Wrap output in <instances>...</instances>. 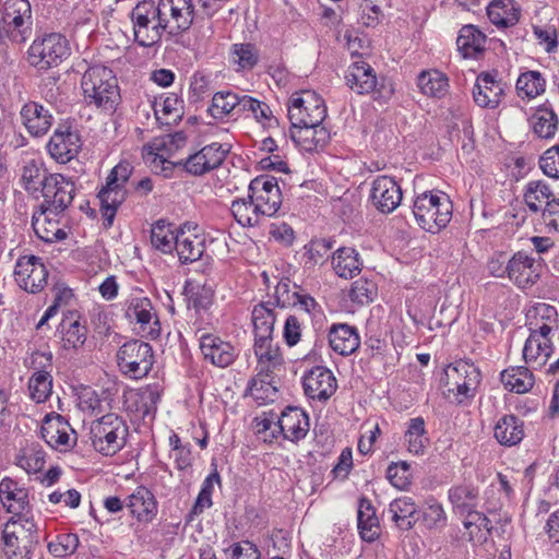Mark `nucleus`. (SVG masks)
<instances>
[{
	"instance_id": "nucleus-1",
	"label": "nucleus",
	"mask_w": 559,
	"mask_h": 559,
	"mask_svg": "<svg viewBox=\"0 0 559 559\" xmlns=\"http://www.w3.org/2000/svg\"><path fill=\"white\" fill-rule=\"evenodd\" d=\"M84 100L104 111H115L120 100L118 82L112 71L105 66L90 67L81 80Z\"/></svg>"
},
{
	"instance_id": "nucleus-2",
	"label": "nucleus",
	"mask_w": 559,
	"mask_h": 559,
	"mask_svg": "<svg viewBox=\"0 0 559 559\" xmlns=\"http://www.w3.org/2000/svg\"><path fill=\"white\" fill-rule=\"evenodd\" d=\"M133 173V166L128 160L118 163L106 177V183L97 193L99 210L105 227H111L120 205L126 201L129 191L126 185Z\"/></svg>"
},
{
	"instance_id": "nucleus-3",
	"label": "nucleus",
	"mask_w": 559,
	"mask_h": 559,
	"mask_svg": "<svg viewBox=\"0 0 559 559\" xmlns=\"http://www.w3.org/2000/svg\"><path fill=\"white\" fill-rule=\"evenodd\" d=\"M453 204L440 191H426L414 201L413 214L417 224L426 231L437 234L451 221Z\"/></svg>"
},
{
	"instance_id": "nucleus-4",
	"label": "nucleus",
	"mask_w": 559,
	"mask_h": 559,
	"mask_svg": "<svg viewBox=\"0 0 559 559\" xmlns=\"http://www.w3.org/2000/svg\"><path fill=\"white\" fill-rule=\"evenodd\" d=\"M2 540L9 559H31L39 543L38 526L32 518L12 516L4 525Z\"/></svg>"
},
{
	"instance_id": "nucleus-5",
	"label": "nucleus",
	"mask_w": 559,
	"mask_h": 559,
	"mask_svg": "<svg viewBox=\"0 0 559 559\" xmlns=\"http://www.w3.org/2000/svg\"><path fill=\"white\" fill-rule=\"evenodd\" d=\"M26 53L31 67L38 71H48L68 59L71 55V48L64 35L48 33L36 37Z\"/></svg>"
},
{
	"instance_id": "nucleus-6",
	"label": "nucleus",
	"mask_w": 559,
	"mask_h": 559,
	"mask_svg": "<svg viewBox=\"0 0 559 559\" xmlns=\"http://www.w3.org/2000/svg\"><path fill=\"white\" fill-rule=\"evenodd\" d=\"M127 436L128 426L117 414L108 413L91 424V443L103 455L112 456L118 453L124 447Z\"/></svg>"
},
{
	"instance_id": "nucleus-7",
	"label": "nucleus",
	"mask_w": 559,
	"mask_h": 559,
	"mask_svg": "<svg viewBox=\"0 0 559 559\" xmlns=\"http://www.w3.org/2000/svg\"><path fill=\"white\" fill-rule=\"evenodd\" d=\"M346 85L359 95L373 93L374 99L386 102L394 94V87L386 78H377L373 68L358 59L352 62L345 74Z\"/></svg>"
},
{
	"instance_id": "nucleus-8",
	"label": "nucleus",
	"mask_w": 559,
	"mask_h": 559,
	"mask_svg": "<svg viewBox=\"0 0 559 559\" xmlns=\"http://www.w3.org/2000/svg\"><path fill=\"white\" fill-rule=\"evenodd\" d=\"M155 2L144 0L130 12L134 41L141 47H153L160 44L165 31L156 14Z\"/></svg>"
},
{
	"instance_id": "nucleus-9",
	"label": "nucleus",
	"mask_w": 559,
	"mask_h": 559,
	"mask_svg": "<svg viewBox=\"0 0 559 559\" xmlns=\"http://www.w3.org/2000/svg\"><path fill=\"white\" fill-rule=\"evenodd\" d=\"M155 8L167 40L177 43V38L189 31L193 24L194 4L192 0H158Z\"/></svg>"
},
{
	"instance_id": "nucleus-10",
	"label": "nucleus",
	"mask_w": 559,
	"mask_h": 559,
	"mask_svg": "<svg viewBox=\"0 0 559 559\" xmlns=\"http://www.w3.org/2000/svg\"><path fill=\"white\" fill-rule=\"evenodd\" d=\"M119 370L131 379H142L148 374L154 365L152 346L140 340L126 342L117 353Z\"/></svg>"
},
{
	"instance_id": "nucleus-11",
	"label": "nucleus",
	"mask_w": 559,
	"mask_h": 559,
	"mask_svg": "<svg viewBox=\"0 0 559 559\" xmlns=\"http://www.w3.org/2000/svg\"><path fill=\"white\" fill-rule=\"evenodd\" d=\"M40 190L39 197L43 198V202L38 209H41V214L59 216L72 204L76 189L71 178L53 173L48 176V181Z\"/></svg>"
},
{
	"instance_id": "nucleus-12",
	"label": "nucleus",
	"mask_w": 559,
	"mask_h": 559,
	"mask_svg": "<svg viewBox=\"0 0 559 559\" xmlns=\"http://www.w3.org/2000/svg\"><path fill=\"white\" fill-rule=\"evenodd\" d=\"M47 152L57 163L67 164L74 159L81 148L82 139L74 119H61L53 130L47 145Z\"/></svg>"
},
{
	"instance_id": "nucleus-13",
	"label": "nucleus",
	"mask_w": 559,
	"mask_h": 559,
	"mask_svg": "<svg viewBox=\"0 0 559 559\" xmlns=\"http://www.w3.org/2000/svg\"><path fill=\"white\" fill-rule=\"evenodd\" d=\"M326 117V106L323 98L313 91L294 94L288 104L290 124L322 123Z\"/></svg>"
},
{
	"instance_id": "nucleus-14",
	"label": "nucleus",
	"mask_w": 559,
	"mask_h": 559,
	"mask_svg": "<svg viewBox=\"0 0 559 559\" xmlns=\"http://www.w3.org/2000/svg\"><path fill=\"white\" fill-rule=\"evenodd\" d=\"M301 383L304 393L311 404H325L337 389L335 376L323 366H316L306 371Z\"/></svg>"
},
{
	"instance_id": "nucleus-15",
	"label": "nucleus",
	"mask_w": 559,
	"mask_h": 559,
	"mask_svg": "<svg viewBox=\"0 0 559 559\" xmlns=\"http://www.w3.org/2000/svg\"><path fill=\"white\" fill-rule=\"evenodd\" d=\"M49 272L41 259L36 255L20 257L14 267V278L25 292L37 294L47 285Z\"/></svg>"
},
{
	"instance_id": "nucleus-16",
	"label": "nucleus",
	"mask_w": 559,
	"mask_h": 559,
	"mask_svg": "<svg viewBox=\"0 0 559 559\" xmlns=\"http://www.w3.org/2000/svg\"><path fill=\"white\" fill-rule=\"evenodd\" d=\"M229 151L230 145L213 142L190 154L186 159H181L179 164L188 174L202 176L221 167Z\"/></svg>"
},
{
	"instance_id": "nucleus-17",
	"label": "nucleus",
	"mask_w": 559,
	"mask_h": 559,
	"mask_svg": "<svg viewBox=\"0 0 559 559\" xmlns=\"http://www.w3.org/2000/svg\"><path fill=\"white\" fill-rule=\"evenodd\" d=\"M20 122L29 136L41 139L48 134L55 123V117L43 103L27 99L19 111Z\"/></svg>"
},
{
	"instance_id": "nucleus-18",
	"label": "nucleus",
	"mask_w": 559,
	"mask_h": 559,
	"mask_svg": "<svg viewBox=\"0 0 559 559\" xmlns=\"http://www.w3.org/2000/svg\"><path fill=\"white\" fill-rule=\"evenodd\" d=\"M509 280L519 289L532 288L540 278L542 264L525 251L521 250L512 254L509 261Z\"/></svg>"
},
{
	"instance_id": "nucleus-19",
	"label": "nucleus",
	"mask_w": 559,
	"mask_h": 559,
	"mask_svg": "<svg viewBox=\"0 0 559 559\" xmlns=\"http://www.w3.org/2000/svg\"><path fill=\"white\" fill-rule=\"evenodd\" d=\"M369 200L377 211L390 214L401 204L402 189L394 178L378 176L372 181Z\"/></svg>"
},
{
	"instance_id": "nucleus-20",
	"label": "nucleus",
	"mask_w": 559,
	"mask_h": 559,
	"mask_svg": "<svg viewBox=\"0 0 559 559\" xmlns=\"http://www.w3.org/2000/svg\"><path fill=\"white\" fill-rule=\"evenodd\" d=\"M277 433H282L284 439L292 442H299L305 439L309 432V415L300 407L287 406L276 423ZM272 438H276V431L271 432Z\"/></svg>"
},
{
	"instance_id": "nucleus-21",
	"label": "nucleus",
	"mask_w": 559,
	"mask_h": 559,
	"mask_svg": "<svg viewBox=\"0 0 559 559\" xmlns=\"http://www.w3.org/2000/svg\"><path fill=\"white\" fill-rule=\"evenodd\" d=\"M199 345L203 358L212 365L226 368L237 358L238 352L230 342L224 341L216 334L201 333Z\"/></svg>"
},
{
	"instance_id": "nucleus-22",
	"label": "nucleus",
	"mask_w": 559,
	"mask_h": 559,
	"mask_svg": "<svg viewBox=\"0 0 559 559\" xmlns=\"http://www.w3.org/2000/svg\"><path fill=\"white\" fill-rule=\"evenodd\" d=\"M498 71L480 72L473 88L474 102L481 108H496L504 95L506 84L497 79Z\"/></svg>"
},
{
	"instance_id": "nucleus-23",
	"label": "nucleus",
	"mask_w": 559,
	"mask_h": 559,
	"mask_svg": "<svg viewBox=\"0 0 559 559\" xmlns=\"http://www.w3.org/2000/svg\"><path fill=\"white\" fill-rule=\"evenodd\" d=\"M126 317L130 321L140 324L141 330L147 336L156 338L159 336L160 325L157 314L154 312L153 305L147 297H133L128 300Z\"/></svg>"
},
{
	"instance_id": "nucleus-24",
	"label": "nucleus",
	"mask_w": 559,
	"mask_h": 559,
	"mask_svg": "<svg viewBox=\"0 0 559 559\" xmlns=\"http://www.w3.org/2000/svg\"><path fill=\"white\" fill-rule=\"evenodd\" d=\"M289 138L301 151L318 152L324 148L330 134L322 123L290 124Z\"/></svg>"
},
{
	"instance_id": "nucleus-25",
	"label": "nucleus",
	"mask_w": 559,
	"mask_h": 559,
	"mask_svg": "<svg viewBox=\"0 0 559 559\" xmlns=\"http://www.w3.org/2000/svg\"><path fill=\"white\" fill-rule=\"evenodd\" d=\"M253 341L257 371H259L260 377H270L284 365L282 349L274 337Z\"/></svg>"
},
{
	"instance_id": "nucleus-26",
	"label": "nucleus",
	"mask_w": 559,
	"mask_h": 559,
	"mask_svg": "<svg viewBox=\"0 0 559 559\" xmlns=\"http://www.w3.org/2000/svg\"><path fill=\"white\" fill-rule=\"evenodd\" d=\"M0 501L15 519L24 516L23 513L29 510L28 490L11 477L0 481Z\"/></svg>"
},
{
	"instance_id": "nucleus-27",
	"label": "nucleus",
	"mask_w": 559,
	"mask_h": 559,
	"mask_svg": "<svg viewBox=\"0 0 559 559\" xmlns=\"http://www.w3.org/2000/svg\"><path fill=\"white\" fill-rule=\"evenodd\" d=\"M131 515L138 522L148 524L154 521L158 512V503L153 492L145 486H139L128 496L126 503Z\"/></svg>"
},
{
	"instance_id": "nucleus-28",
	"label": "nucleus",
	"mask_w": 559,
	"mask_h": 559,
	"mask_svg": "<svg viewBox=\"0 0 559 559\" xmlns=\"http://www.w3.org/2000/svg\"><path fill=\"white\" fill-rule=\"evenodd\" d=\"M74 432L69 423L61 415L49 417L47 415L40 428V436L52 449H69L74 445Z\"/></svg>"
},
{
	"instance_id": "nucleus-29",
	"label": "nucleus",
	"mask_w": 559,
	"mask_h": 559,
	"mask_svg": "<svg viewBox=\"0 0 559 559\" xmlns=\"http://www.w3.org/2000/svg\"><path fill=\"white\" fill-rule=\"evenodd\" d=\"M59 330L61 333L62 347L67 350H78L87 338V326L82 322L81 314L75 311H68L63 314Z\"/></svg>"
},
{
	"instance_id": "nucleus-30",
	"label": "nucleus",
	"mask_w": 559,
	"mask_h": 559,
	"mask_svg": "<svg viewBox=\"0 0 559 559\" xmlns=\"http://www.w3.org/2000/svg\"><path fill=\"white\" fill-rule=\"evenodd\" d=\"M524 437V420L514 414L502 415L493 426V438L502 447H515L522 442Z\"/></svg>"
},
{
	"instance_id": "nucleus-31",
	"label": "nucleus",
	"mask_w": 559,
	"mask_h": 559,
	"mask_svg": "<svg viewBox=\"0 0 559 559\" xmlns=\"http://www.w3.org/2000/svg\"><path fill=\"white\" fill-rule=\"evenodd\" d=\"M330 347L341 356L354 354L360 345L358 330L347 323H334L328 333Z\"/></svg>"
},
{
	"instance_id": "nucleus-32",
	"label": "nucleus",
	"mask_w": 559,
	"mask_h": 559,
	"mask_svg": "<svg viewBox=\"0 0 559 559\" xmlns=\"http://www.w3.org/2000/svg\"><path fill=\"white\" fill-rule=\"evenodd\" d=\"M249 198L269 205L276 212L282 204V193L277 179L273 176L261 175L252 179L248 187Z\"/></svg>"
},
{
	"instance_id": "nucleus-33",
	"label": "nucleus",
	"mask_w": 559,
	"mask_h": 559,
	"mask_svg": "<svg viewBox=\"0 0 559 559\" xmlns=\"http://www.w3.org/2000/svg\"><path fill=\"white\" fill-rule=\"evenodd\" d=\"M487 36L475 25L461 27L456 38L457 50L465 59H479L485 52Z\"/></svg>"
},
{
	"instance_id": "nucleus-34",
	"label": "nucleus",
	"mask_w": 559,
	"mask_h": 559,
	"mask_svg": "<svg viewBox=\"0 0 559 559\" xmlns=\"http://www.w3.org/2000/svg\"><path fill=\"white\" fill-rule=\"evenodd\" d=\"M448 498L453 511L461 515L476 512L479 503V488L472 483H462L452 486Z\"/></svg>"
},
{
	"instance_id": "nucleus-35",
	"label": "nucleus",
	"mask_w": 559,
	"mask_h": 559,
	"mask_svg": "<svg viewBox=\"0 0 559 559\" xmlns=\"http://www.w3.org/2000/svg\"><path fill=\"white\" fill-rule=\"evenodd\" d=\"M276 312L272 301H261L251 310L253 340L274 337Z\"/></svg>"
},
{
	"instance_id": "nucleus-36",
	"label": "nucleus",
	"mask_w": 559,
	"mask_h": 559,
	"mask_svg": "<svg viewBox=\"0 0 559 559\" xmlns=\"http://www.w3.org/2000/svg\"><path fill=\"white\" fill-rule=\"evenodd\" d=\"M40 159H29L24 163L21 168L20 183L22 188L35 199L39 198L40 188L48 181V176H51Z\"/></svg>"
},
{
	"instance_id": "nucleus-37",
	"label": "nucleus",
	"mask_w": 559,
	"mask_h": 559,
	"mask_svg": "<svg viewBox=\"0 0 559 559\" xmlns=\"http://www.w3.org/2000/svg\"><path fill=\"white\" fill-rule=\"evenodd\" d=\"M57 217L50 213L41 214V209L35 210L32 215L34 233L46 243L61 241L68 237L67 231L59 226L60 223Z\"/></svg>"
},
{
	"instance_id": "nucleus-38",
	"label": "nucleus",
	"mask_w": 559,
	"mask_h": 559,
	"mask_svg": "<svg viewBox=\"0 0 559 559\" xmlns=\"http://www.w3.org/2000/svg\"><path fill=\"white\" fill-rule=\"evenodd\" d=\"M180 231L181 229L164 218L156 221L151 226L152 247L164 254L173 253Z\"/></svg>"
},
{
	"instance_id": "nucleus-39",
	"label": "nucleus",
	"mask_w": 559,
	"mask_h": 559,
	"mask_svg": "<svg viewBox=\"0 0 559 559\" xmlns=\"http://www.w3.org/2000/svg\"><path fill=\"white\" fill-rule=\"evenodd\" d=\"M489 21L499 28L515 25L521 10L514 0H491L486 7Z\"/></svg>"
},
{
	"instance_id": "nucleus-40",
	"label": "nucleus",
	"mask_w": 559,
	"mask_h": 559,
	"mask_svg": "<svg viewBox=\"0 0 559 559\" xmlns=\"http://www.w3.org/2000/svg\"><path fill=\"white\" fill-rule=\"evenodd\" d=\"M245 112H251L252 117L263 128H277L280 126L278 119L273 115L270 106L252 96L242 94L238 104L237 118Z\"/></svg>"
},
{
	"instance_id": "nucleus-41",
	"label": "nucleus",
	"mask_w": 559,
	"mask_h": 559,
	"mask_svg": "<svg viewBox=\"0 0 559 559\" xmlns=\"http://www.w3.org/2000/svg\"><path fill=\"white\" fill-rule=\"evenodd\" d=\"M332 266L337 276L353 278L360 273L362 261L355 248L341 247L332 254Z\"/></svg>"
},
{
	"instance_id": "nucleus-42",
	"label": "nucleus",
	"mask_w": 559,
	"mask_h": 559,
	"mask_svg": "<svg viewBox=\"0 0 559 559\" xmlns=\"http://www.w3.org/2000/svg\"><path fill=\"white\" fill-rule=\"evenodd\" d=\"M187 140L183 131H177L153 139L144 145L143 151L147 159L150 156H163V153L171 156L187 144Z\"/></svg>"
},
{
	"instance_id": "nucleus-43",
	"label": "nucleus",
	"mask_w": 559,
	"mask_h": 559,
	"mask_svg": "<svg viewBox=\"0 0 559 559\" xmlns=\"http://www.w3.org/2000/svg\"><path fill=\"white\" fill-rule=\"evenodd\" d=\"M392 521L402 531H409L417 521V507L411 497H400L392 500L388 509Z\"/></svg>"
},
{
	"instance_id": "nucleus-44",
	"label": "nucleus",
	"mask_w": 559,
	"mask_h": 559,
	"mask_svg": "<svg viewBox=\"0 0 559 559\" xmlns=\"http://www.w3.org/2000/svg\"><path fill=\"white\" fill-rule=\"evenodd\" d=\"M558 117L549 103L539 106L530 118L534 134L539 139H552L558 130Z\"/></svg>"
},
{
	"instance_id": "nucleus-45",
	"label": "nucleus",
	"mask_w": 559,
	"mask_h": 559,
	"mask_svg": "<svg viewBox=\"0 0 559 559\" xmlns=\"http://www.w3.org/2000/svg\"><path fill=\"white\" fill-rule=\"evenodd\" d=\"M358 530L361 538L368 543L380 536L379 520L371 501L365 497L359 499L357 514Z\"/></svg>"
},
{
	"instance_id": "nucleus-46",
	"label": "nucleus",
	"mask_w": 559,
	"mask_h": 559,
	"mask_svg": "<svg viewBox=\"0 0 559 559\" xmlns=\"http://www.w3.org/2000/svg\"><path fill=\"white\" fill-rule=\"evenodd\" d=\"M500 380L508 391L518 394L528 392L534 385V376L532 371L524 366L504 369L500 373Z\"/></svg>"
},
{
	"instance_id": "nucleus-47",
	"label": "nucleus",
	"mask_w": 559,
	"mask_h": 559,
	"mask_svg": "<svg viewBox=\"0 0 559 559\" xmlns=\"http://www.w3.org/2000/svg\"><path fill=\"white\" fill-rule=\"evenodd\" d=\"M185 293L188 297L189 308L193 309L197 314L201 316L202 312L206 313L214 304L215 290L209 284L197 285L188 288L185 286ZM203 319H197L194 324H202Z\"/></svg>"
},
{
	"instance_id": "nucleus-48",
	"label": "nucleus",
	"mask_w": 559,
	"mask_h": 559,
	"mask_svg": "<svg viewBox=\"0 0 559 559\" xmlns=\"http://www.w3.org/2000/svg\"><path fill=\"white\" fill-rule=\"evenodd\" d=\"M179 262L181 264H190L202 259L205 251L204 241L197 235H186L181 229L176 242Z\"/></svg>"
},
{
	"instance_id": "nucleus-49",
	"label": "nucleus",
	"mask_w": 559,
	"mask_h": 559,
	"mask_svg": "<svg viewBox=\"0 0 559 559\" xmlns=\"http://www.w3.org/2000/svg\"><path fill=\"white\" fill-rule=\"evenodd\" d=\"M417 85L423 94L441 98L448 93L449 79L436 69L421 71L417 78Z\"/></svg>"
},
{
	"instance_id": "nucleus-50",
	"label": "nucleus",
	"mask_w": 559,
	"mask_h": 559,
	"mask_svg": "<svg viewBox=\"0 0 559 559\" xmlns=\"http://www.w3.org/2000/svg\"><path fill=\"white\" fill-rule=\"evenodd\" d=\"M474 379H481L479 368L469 359H459L443 369L440 382L464 383Z\"/></svg>"
},
{
	"instance_id": "nucleus-51",
	"label": "nucleus",
	"mask_w": 559,
	"mask_h": 559,
	"mask_svg": "<svg viewBox=\"0 0 559 559\" xmlns=\"http://www.w3.org/2000/svg\"><path fill=\"white\" fill-rule=\"evenodd\" d=\"M481 379L464 383L441 382L444 397L456 405H468L475 397Z\"/></svg>"
},
{
	"instance_id": "nucleus-52",
	"label": "nucleus",
	"mask_w": 559,
	"mask_h": 559,
	"mask_svg": "<svg viewBox=\"0 0 559 559\" xmlns=\"http://www.w3.org/2000/svg\"><path fill=\"white\" fill-rule=\"evenodd\" d=\"M550 338L528 336L523 348V358L534 367H543L552 354Z\"/></svg>"
},
{
	"instance_id": "nucleus-53",
	"label": "nucleus",
	"mask_w": 559,
	"mask_h": 559,
	"mask_svg": "<svg viewBox=\"0 0 559 559\" xmlns=\"http://www.w3.org/2000/svg\"><path fill=\"white\" fill-rule=\"evenodd\" d=\"M239 100L240 94L231 91H221L213 95L212 104L207 110L215 119L222 120L226 117L237 118Z\"/></svg>"
},
{
	"instance_id": "nucleus-54",
	"label": "nucleus",
	"mask_w": 559,
	"mask_h": 559,
	"mask_svg": "<svg viewBox=\"0 0 559 559\" xmlns=\"http://www.w3.org/2000/svg\"><path fill=\"white\" fill-rule=\"evenodd\" d=\"M46 453L38 442L26 443L15 456V464L27 473H37L45 466Z\"/></svg>"
},
{
	"instance_id": "nucleus-55",
	"label": "nucleus",
	"mask_w": 559,
	"mask_h": 559,
	"mask_svg": "<svg viewBox=\"0 0 559 559\" xmlns=\"http://www.w3.org/2000/svg\"><path fill=\"white\" fill-rule=\"evenodd\" d=\"M468 540L474 544H483L488 539L491 533V521L483 512H472L465 514L463 522Z\"/></svg>"
},
{
	"instance_id": "nucleus-56",
	"label": "nucleus",
	"mask_w": 559,
	"mask_h": 559,
	"mask_svg": "<svg viewBox=\"0 0 559 559\" xmlns=\"http://www.w3.org/2000/svg\"><path fill=\"white\" fill-rule=\"evenodd\" d=\"M407 442V449L411 453L419 455L424 454L429 444V438L425 428V420L423 417L411 418L407 424V429L404 435Z\"/></svg>"
},
{
	"instance_id": "nucleus-57",
	"label": "nucleus",
	"mask_w": 559,
	"mask_h": 559,
	"mask_svg": "<svg viewBox=\"0 0 559 559\" xmlns=\"http://www.w3.org/2000/svg\"><path fill=\"white\" fill-rule=\"evenodd\" d=\"M270 377H260L259 372L248 382L245 396H251L258 405L273 402L277 396V388L271 382Z\"/></svg>"
},
{
	"instance_id": "nucleus-58",
	"label": "nucleus",
	"mask_w": 559,
	"mask_h": 559,
	"mask_svg": "<svg viewBox=\"0 0 559 559\" xmlns=\"http://www.w3.org/2000/svg\"><path fill=\"white\" fill-rule=\"evenodd\" d=\"M551 198L552 191L544 180H532L525 187L524 200L528 209L534 213L540 211L543 204L547 205Z\"/></svg>"
},
{
	"instance_id": "nucleus-59",
	"label": "nucleus",
	"mask_w": 559,
	"mask_h": 559,
	"mask_svg": "<svg viewBox=\"0 0 559 559\" xmlns=\"http://www.w3.org/2000/svg\"><path fill=\"white\" fill-rule=\"evenodd\" d=\"M546 81L538 71L522 73L516 81L518 95L522 98H535L545 92Z\"/></svg>"
},
{
	"instance_id": "nucleus-60",
	"label": "nucleus",
	"mask_w": 559,
	"mask_h": 559,
	"mask_svg": "<svg viewBox=\"0 0 559 559\" xmlns=\"http://www.w3.org/2000/svg\"><path fill=\"white\" fill-rule=\"evenodd\" d=\"M295 288V298H294V308L300 307L312 320L314 329H317V324L322 321L325 316L322 307L319 302L308 293H306L300 286L294 284ZM321 325L318 326L320 329Z\"/></svg>"
},
{
	"instance_id": "nucleus-61",
	"label": "nucleus",
	"mask_w": 559,
	"mask_h": 559,
	"mask_svg": "<svg viewBox=\"0 0 559 559\" xmlns=\"http://www.w3.org/2000/svg\"><path fill=\"white\" fill-rule=\"evenodd\" d=\"M29 395L36 403H44L52 392V376L49 370H38L28 381Z\"/></svg>"
},
{
	"instance_id": "nucleus-62",
	"label": "nucleus",
	"mask_w": 559,
	"mask_h": 559,
	"mask_svg": "<svg viewBox=\"0 0 559 559\" xmlns=\"http://www.w3.org/2000/svg\"><path fill=\"white\" fill-rule=\"evenodd\" d=\"M1 29L4 32L3 39L9 38L15 43H22L31 32V19H24L21 15L1 16Z\"/></svg>"
},
{
	"instance_id": "nucleus-63",
	"label": "nucleus",
	"mask_w": 559,
	"mask_h": 559,
	"mask_svg": "<svg viewBox=\"0 0 559 559\" xmlns=\"http://www.w3.org/2000/svg\"><path fill=\"white\" fill-rule=\"evenodd\" d=\"M155 106L160 107L164 118L158 116L159 109L155 108L157 120L162 123L173 124L181 120L183 115V100L175 93H169L160 103H155Z\"/></svg>"
},
{
	"instance_id": "nucleus-64",
	"label": "nucleus",
	"mask_w": 559,
	"mask_h": 559,
	"mask_svg": "<svg viewBox=\"0 0 559 559\" xmlns=\"http://www.w3.org/2000/svg\"><path fill=\"white\" fill-rule=\"evenodd\" d=\"M233 61L242 70L253 69L260 59L259 49L254 44H234L230 48Z\"/></svg>"
}]
</instances>
